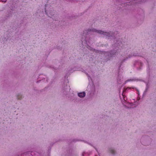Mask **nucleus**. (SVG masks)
Masks as SVG:
<instances>
[{"label":"nucleus","instance_id":"obj_16","mask_svg":"<svg viewBox=\"0 0 156 156\" xmlns=\"http://www.w3.org/2000/svg\"><path fill=\"white\" fill-rule=\"evenodd\" d=\"M134 56H139V55H134Z\"/></svg>","mask_w":156,"mask_h":156},{"label":"nucleus","instance_id":"obj_9","mask_svg":"<svg viewBox=\"0 0 156 156\" xmlns=\"http://www.w3.org/2000/svg\"><path fill=\"white\" fill-rule=\"evenodd\" d=\"M109 151L110 152L111 154H114L115 153V151L112 148H110V149H109Z\"/></svg>","mask_w":156,"mask_h":156},{"label":"nucleus","instance_id":"obj_15","mask_svg":"<svg viewBox=\"0 0 156 156\" xmlns=\"http://www.w3.org/2000/svg\"><path fill=\"white\" fill-rule=\"evenodd\" d=\"M136 1H137L136 0L135 1H134V2H136Z\"/></svg>","mask_w":156,"mask_h":156},{"label":"nucleus","instance_id":"obj_11","mask_svg":"<svg viewBox=\"0 0 156 156\" xmlns=\"http://www.w3.org/2000/svg\"><path fill=\"white\" fill-rule=\"evenodd\" d=\"M137 0L138 1V2H139L138 3H141V2H146V0Z\"/></svg>","mask_w":156,"mask_h":156},{"label":"nucleus","instance_id":"obj_3","mask_svg":"<svg viewBox=\"0 0 156 156\" xmlns=\"http://www.w3.org/2000/svg\"><path fill=\"white\" fill-rule=\"evenodd\" d=\"M119 52V49H116V50L115 49L113 51H111L109 53L108 52H105V53H104V54L106 55H108V56L110 57H112L117 54Z\"/></svg>","mask_w":156,"mask_h":156},{"label":"nucleus","instance_id":"obj_6","mask_svg":"<svg viewBox=\"0 0 156 156\" xmlns=\"http://www.w3.org/2000/svg\"><path fill=\"white\" fill-rule=\"evenodd\" d=\"M131 89H136V88L134 87H127L126 88H124L123 90L122 93H123L125 94V92H127L128 90Z\"/></svg>","mask_w":156,"mask_h":156},{"label":"nucleus","instance_id":"obj_8","mask_svg":"<svg viewBox=\"0 0 156 156\" xmlns=\"http://www.w3.org/2000/svg\"><path fill=\"white\" fill-rule=\"evenodd\" d=\"M147 140H148V141L147 140H146L145 141L146 144H145L146 145H148L151 144V139L149 137H147Z\"/></svg>","mask_w":156,"mask_h":156},{"label":"nucleus","instance_id":"obj_4","mask_svg":"<svg viewBox=\"0 0 156 156\" xmlns=\"http://www.w3.org/2000/svg\"><path fill=\"white\" fill-rule=\"evenodd\" d=\"M131 57V56H129L128 57L126 56L123 57V56L121 55L119 57V59L120 60V62L121 63V65H122V64L125 61H126L128 58H129Z\"/></svg>","mask_w":156,"mask_h":156},{"label":"nucleus","instance_id":"obj_13","mask_svg":"<svg viewBox=\"0 0 156 156\" xmlns=\"http://www.w3.org/2000/svg\"><path fill=\"white\" fill-rule=\"evenodd\" d=\"M7 0H0V2H5Z\"/></svg>","mask_w":156,"mask_h":156},{"label":"nucleus","instance_id":"obj_2","mask_svg":"<svg viewBox=\"0 0 156 156\" xmlns=\"http://www.w3.org/2000/svg\"><path fill=\"white\" fill-rule=\"evenodd\" d=\"M46 14L48 16L52 18L55 20H57L58 18V15L56 14L55 11L52 9H50L49 10H46L45 11Z\"/></svg>","mask_w":156,"mask_h":156},{"label":"nucleus","instance_id":"obj_14","mask_svg":"<svg viewBox=\"0 0 156 156\" xmlns=\"http://www.w3.org/2000/svg\"><path fill=\"white\" fill-rule=\"evenodd\" d=\"M86 154H87L84 152L83 153V155L84 156H86L87 155Z\"/></svg>","mask_w":156,"mask_h":156},{"label":"nucleus","instance_id":"obj_7","mask_svg":"<svg viewBox=\"0 0 156 156\" xmlns=\"http://www.w3.org/2000/svg\"><path fill=\"white\" fill-rule=\"evenodd\" d=\"M86 93L84 92L80 93L78 94V96L81 98L84 97Z\"/></svg>","mask_w":156,"mask_h":156},{"label":"nucleus","instance_id":"obj_5","mask_svg":"<svg viewBox=\"0 0 156 156\" xmlns=\"http://www.w3.org/2000/svg\"><path fill=\"white\" fill-rule=\"evenodd\" d=\"M142 65V63L140 61L136 62L135 64V66L138 69H140Z\"/></svg>","mask_w":156,"mask_h":156},{"label":"nucleus","instance_id":"obj_1","mask_svg":"<svg viewBox=\"0 0 156 156\" xmlns=\"http://www.w3.org/2000/svg\"><path fill=\"white\" fill-rule=\"evenodd\" d=\"M95 32L100 34H103L104 37H105L106 38H108L111 37L112 35V33L111 32H106L101 30H97L96 29L93 28L89 29L87 30H85L83 31V37L81 40L83 44H87L88 43H89V41H88L87 38L86 36L87 34H89L90 32Z\"/></svg>","mask_w":156,"mask_h":156},{"label":"nucleus","instance_id":"obj_10","mask_svg":"<svg viewBox=\"0 0 156 156\" xmlns=\"http://www.w3.org/2000/svg\"><path fill=\"white\" fill-rule=\"evenodd\" d=\"M124 94L123 93H122V96L124 98V100L125 101H126L127 100V98L126 97V96L124 94Z\"/></svg>","mask_w":156,"mask_h":156},{"label":"nucleus","instance_id":"obj_12","mask_svg":"<svg viewBox=\"0 0 156 156\" xmlns=\"http://www.w3.org/2000/svg\"><path fill=\"white\" fill-rule=\"evenodd\" d=\"M134 80L133 79H130L129 80H126V83L127 82H128L129 81H133Z\"/></svg>","mask_w":156,"mask_h":156}]
</instances>
